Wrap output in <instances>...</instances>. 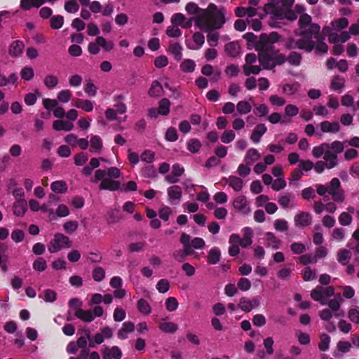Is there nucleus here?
Instances as JSON below:
<instances>
[{
    "mask_svg": "<svg viewBox=\"0 0 359 359\" xmlns=\"http://www.w3.org/2000/svg\"><path fill=\"white\" fill-rule=\"evenodd\" d=\"M345 86L344 79L339 76H334L331 81V88L335 91L341 90Z\"/></svg>",
    "mask_w": 359,
    "mask_h": 359,
    "instance_id": "nucleus-41",
    "label": "nucleus"
},
{
    "mask_svg": "<svg viewBox=\"0 0 359 359\" xmlns=\"http://www.w3.org/2000/svg\"><path fill=\"white\" fill-rule=\"evenodd\" d=\"M236 110L239 114H247L251 111L252 107L248 101L242 100L237 103Z\"/></svg>",
    "mask_w": 359,
    "mask_h": 359,
    "instance_id": "nucleus-40",
    "label": "nucleus"
},
{
    "mask_svg": "<svg viewBox=\"0 0 359 359\" xmlns=\"http://www.w3.org/2000/svg\"><path fill=\"white\" fill-rule=\"evenodd\" d=\"M260 154L256 149H250L246 154L245 161L247 164H252L253 162L259 160Z\"/></svg>",
    "mask_w": 359,
    "mask_h": 359,
    "instance_id": "nucleus-45",
    "label": "nucleus"
},
{
    "mask_svg": "<svg viewBox=\"0 0 359 359\" xmlns=\"http://www.w3.org/2000/svg\"><path fill=\"white\" fill-rule=\"evenodd\" d=\"M186 12L191 15L187 20L185 28H189L194 22L201 30L210 32L220 29L225 23V11L218 8L215 4H210L205 9L200 8L196 3L189 2L185 6Z\"/></svg>",
    "mask_w": 359,
    "mask_h": 359,
    "instance_id": "nucleus-1",
    "label": "nucleus"
},
{
    "mask_svg": "<svg viewBox=\"0 0 359 359\" xmlns=\"http://www.w3.org/2000/svg\"><path fill=\"white\" fill-rule=\"evenodd\" d=\"M50 27L53 29H58L61 28L64 24V18L62 15H54L50 18Z\"/></svg>",
    "mask_w": 359,
    "mask_h": 359,
    "instance_id": "nucleus-58",
    "label": "nucleus"
},
{
    "mask_svg": "<svg viewBox=\"0 0 359 359\" xmlns=\"http://www.w3.org/2000/svg\"><path fill=\"white\" fill-rule=\"evenodd\" d=\"M226 182L235 191H240L243 189V181L238 177L229 176L226 179Z\"/></svg>",
    "mask_w": 359,
    "mask_h": 359,
    "instance_id": "nucleus-29",
    "label": "nucleus"
},
{
    "mask_svg": "<svg viewBox=\"0 0 359 359\" xmlns=\"http://www.w3.org/2000/svg\"><path fill=\"white\" fill-rule=\"evenodd\" d=\"M166 34L171 38H178L182 35V31L177 26L172 25L167 27Z\"/></svg>",
    "mask_w": 359,
    "mask_h": 359,
    "instance_id": "nucleus-63",
    "label": "nucleus"
},
{
    "mask_svg": "<svg viewBox=\"0 0 359 359\" xmlns=\"http://www.w3.org/2000/svg\"><path fill=\"white\" fill-rule=\"evenodd\" d=\"M324 34L328 36L330 43H337L339 42V34L333 32L332 29L329 27L323 28Z\"/></svg>",
    "mask_w": 359,
    "mask_h": 359,
    "instance_id": "nucleus-57",
    "label": "nucleus"
},
{
    "mask_svg": "<svg viewBox=\"0 0 359 359\" xmlns=\"http://www.w3.org/2000/svg\"><path fill=\"white\" fill-rule=\"evenodd\" d=\"M102 355L104 359H121L122 357V351L117 346L112 347L104 346L102 349Z\"/></svg>",
    "mask_w": 359,
    "mask_h": 359,
    "instance_id": "nucleus-13",
    "label": "nucleus"
},
{
    "mask_svg": "<svg viewBox=\"0 0 359 359\" xmlns=\"http://www.w3.org/2000/svg\"><path fill=\"white\" fill-rule=\"evenodd\" d=\"M182 46L177 42L170 43L168 51L172 54L177 61L182 58Z\"/></svg>",
    "mask_w": 359,
    "mask_h": 359,
    "instance_id": "nucleus-24",
    "label": "nucleus"
},
{
    "mask_svg": "<svg viewBox=\"0 0 359 359\" xmlns=\"http://www.w3.org/2000/svg\"><path fill=\"white\" fill-rule=\"evenodd\" d=\"M316 191L320 196H323L328 193L336 203H343L345 200L344 191L338 178L332 179L327 185L318 184Z\"/></svg>",
    "mask_w": 359,
    "mask_h": 359,
    "instance_id": "nucleus-5",
    "label": "nucleus"
},
{
    "mask_svg": "<svg viewBox=\"0 0 359 359\" xmlns=\"http://www.w3.org/2000/svg\"><path fill=\"white\" fill-rule=\"evenodd\" d=\"M201 148V143L197 139H191L187 142V149L191 153H198Z\"/></svg>",
    "mask_w": 359,
    "mask_h": 359,
    "instance_id": "nucleus-56",
    "label": "nucleus"
},
{
    "mask_svg": "<svg viewBox=\"0 0 359 359\" xmlns=\"http://www.w3.org/2000/svg\"><path fill=\"white\" fill-rule=\"evenodd\" d=\"M121 177L119 169L116 167H111L107 170L98 169L95 172L94 177L90 179L93 183L101 182L99 185L100 190H109L121 191H134L137 190V184L134 181H130L128 183L121 186V184L114 180Z\"/></svg>",
    "mask_w": 359,
    "mask_h": 359,
    "instance_id": "nucleus-3",
    "label": "nucleus"
},
{
    "mask_svg": "<svg viewBox=\"0 0 359 359\" xmlns=\"http://www.w3.org/2000/svg\"><path fill=\"white\" fill-rule=\"evenodd\" d=\"M90 151L100 153L102 148V141L97 135H93L90 138Z\"/></svg>",
    "mask_w": 359,
    "mask_h": 359,
    "instance_id": "nucleus-34",
    "label": "nucleus"
},
{
    "mask_svg": "<svg viewBox=\"0 0 359 359\" xmlns=\"http://www.w3.org/2000/svg\"><path fill=\"white\" fill-rule=\"evenodd\" d=\"M279 39L280 35L276 32L269 34H262L259 39L255 43V49L258 53H273V44Z\"/></svg>",
    "mask_w": 359,
    "mask_h": 359,
    "instance_id": "nucleus-6",
    "label": "nucleus"
},
{
    "mask_svg": "<svg viewBox=\"0 0 359 359\" xmlns=\"http://www.w3.org/2000/svg\"><path fill=\"white\" fill-rule=\"evenodd\" d=\"M27 211V203L25 200L17 201L13 204V213L18 217H22Z\"/></svg>",
    "mask_w": 359,
    "mask_h": 359,
    "instance_id": "nucleus-32",
    "label": "nucleus"
},
{
    "mask_svg": "<svg viewBox=\"0 0 359 359\" xmlns=\"http://www.w3.org/2000/svg\"><path fill=\"white\" fill-rule=\"evenodd\" d=\"M170 102L166 99H162L159 102L158 114L161 115H167L170 112Z\"/></svg>",
    "mask_w": 359,
    "mask_h": 359,
    "instance_id": "nucleus-54",
    "label": "nucleus"
},
{
    "mask_svg": "<svg viewBox=\"0 0 359 359\" xmlns=\"http://www.w3.org/2000/svg\"><path fill=\"white\" fill-rule=\"evenodd\" d=\"M225 51L230 56L236 57L240 53V46L238 43L231 42L225 46Z\"/></svg>",
    "mask_w": 359,
    "mask_h": 359,
    "instance_id": "nucleus-43",
    "label": "nucleus"
},
{
    "mask_svg": "<svg viewBox=\"0 0 359 359\" xmlns=\"http://www.w3.org/2000/svg\"><path fill=\"white\" fill-rule=\"evenodd\" d=\"M72 97V93L69 90H62L57 93V98L62 103L68 102Z\"/></svg>",
    "mask_w": 359,
    "mask_h": 359,
    "instance_id": "nucleus-62",
    "label": "nucleus"
},
{
    "mask_svg": "<svg viewBox=\"0 0 359 359\" xmlns=\"http://www.w3.org/2000/svg\"><path fill=\"white\" fill-rule=\"evenodd\" d=\"M243 73L245 76H249L250 74H258L262 68L259 65H244L243 66Z\"/></svg>",
    "mask_w": 359,
    "mask_h": 359,
    "instance_id": "nucleus-49",
    "label": "nucleus"
},
{
    "mask_svg": "<svg viewBox=\"0 0 359 359\" xmlns=\"http://www.w3.org/2000/svg\"><path fill=\"white\" fill-rule=\"evenodd\" d=\"M322 133H337L339 131L340 126L337 122L323 121L319 125Z\"/></svg>",
    "mask_w": 359,
    "mask_h": 359,
    "instance_id": "nucleus-20",
    "label": "nucleus"
},
{
    "mask_svg": "<svg viewBox=\"0 0 359 359\" xmlns=\"http://www.w3.org/2000/svg\"><path fill=\"white\" fill-rule=\"evenodd\" d=\"M266 241V245L271 247L274 250L278 249L280 244V241L275 236L273 233L266 232L264 234Z\"/></svg>",
    "mask_w": 359,
    "mask_h": 359,
    "instance_id": "nucleus-31",
    "label": "nucleus"
},
{
    "mask_svg": "<svg viewBox=\"0 0 359 359\" xmlns=\"http://www.w3.org/2000/svg\"><path fill=\"white\" fill-rule=\"evenodd\" d=\"M135 330V325L130 321L124 322L122 327L118 330L117 336L120 339L128 338V334L132 333Z\"/></svg>",
    "mask_w": 359,
    "mask_h": 359,
    "instance_id": "nucleus-19",
    "label": "nucleus"
},
{
    "mask_svg": "<svg viewBox=\"0 0 359 359\" xmlns=\"http://www.w3.org/2000/svg\"><path fill=\"white\" fill-rule=\"evenodd\" d=\"M25 48L24 43L20 41H13L9 47V54L12 57H19L22 55Z\"/></svg>",
    "mask_w": 359,
    "mask_h": 359,
    "instance_id": "nucleus-26",
    "label": "nucleus"
},
{
    "mask_svg": "<svg viewBox=\"0 0 359 359\" xmlns=\"http://www.w3.org/2000/svg\"><path fill=\"white\" fill-rule=\"evenodd\" d=\"M266 130L267 128L264 124L259 123L257 125L250 136L251 140L254 143H259L260 142L261 137L266 133Z\"/></svg>",
    "mask_w": 359,
    "mask_h": 359,
    "instance_id": "nucleus-22",
    "label": "nucleus"
},
{
    "mask_svg": "<svg viewBox=\"0 0 359 359\" xmlns=\"http://www.w3.org/2000/svg\"><path fill=\"white\" fill-rule=\"evenodd\" d=\"M196 64L191 59L184 60L180 65V69L184 72H192L194 71Z\"/></svg>",
    "mask_w": 359,
    "mask_h": 359,
    "instance_id": "nucleus-50",
    "label": "nucleus"
},
{
    "mask_svg": "<svg viewBox=\"0 0 359 359\" xmlns=\"http://www.w3.org/2000/svg\"><path fill=\"white\" fill-rule=\"evenodd\" d=\"M331 237L333 240L341 242L345 238V230L341 227L334 228L332 231Z\"/></svg>",
    "mask_w": 359,
    "mask_h": 359,
    "instance_id": "nucleus-55",
    "label": "nucleus"
},
{
    "mask_svg": "<svg viewBox=\"0 0 359 359\" xmlns=\"http://www.w3.org/2000/svg\"><path fill=\"white\" fill-rule=\"evenodd\" d=\"M343 298L340 294H337L334 299H330L327 304L329 306V309H331L334 312H337L339 311L341 304L343 302Z\"/></svg>",
    "mask_w": 359,
    "mask_h": 359,
    "instance_id": "nucleus-37",
    "label": "nucleus"
},
{
    "mask_svg": "<svg viewBox=\"0 0 359 359\" xmlns=\"http://www.w3.org/2000/svg\"><path fill=\"white\" fill-rule=\"evenodd\" d=\"M46 0H21L20 7L24 11L30 10L32 7L39 8Z\"/></svg>",
    "mask_w": 359,
    "mask_h": 359,
    "instance_id": "nucleus-28",
    "label": "nucleus"
},
{
    "mask_svg": "<svg viewBox=\"0 0 359 359\" xmlns=\"http://www.w3.org/2000/svg\"><path fill=\"white\" fill-rule=\"evenodd\" d=\"M243 236L241 238L238 234L231 235V241L238 243L243 248L249 247L252 243V230L250 227H245L243 229Z\"/></svg>",
    "mask_w": 359,
    "mask_h": 359,
    "instance_id": "nucleus-9",
    "label": "nucleus"
},
{
    "mask_svg": "<svg viewBox=\"0 0 359 359\" xmlns=\"http://www.w3.org/2000/svg\"><path fill=\"white\" fill-rule=\"evenodd\" d=\"M74 315L85 323H90L94 320V316L90 310H83L81 308H77L75 310Z\"/></svg>",
    "mask_w": 359,
    "mask_h": 359,
    "instance_id": "nucleus-23",
    "label": "nucleus"
},
{
    "mask_svg": "<svg viewBox=\"0 0 359 359\" xmlns=\"http://www.w3.org/2000/svg\"><path fill=\"white\" fill-rule=\"evenodd\" d=\"M258 55L259 63L264 69H271L276 66L273 60V53H258Z\"/></svg>",
    "mask_w": 359,
    "mask_h": 359,
    "instance_id": "nucleus-16",
    "label": "nucleus"
},
{
    "mask_svg": "<svg viewBox=\"0 0 359 359\" xmlns=\"http://www.w3.org/2000/svg\"><path fill=\"white\" fill-rule=\"evenodd\" d=\"M337 261L342 265H347L349 259H351V252L347 249H341L338 251Z\"/></svg>",
    "mask_w": 359,
    "mask_h": 359,
    "instance_id": "nucleus-36",
    "label": "nucleus"
},
{
    "mask_svg": "<svg viewBox=\"0 0 359 359\" xmlns=\"http://www.w3.org/2000/svg\"><path fill=\"white\" fill-rule=\"evenodd\" d=\"M274 229L278 231H285L288 229L287 222L284 219H276L273 222Z\"/></svg>",
    "mask_w": 359,
    "mask_h": 359,
    "instance_id": "nucleus-60",
    "label": "nucleus"
},
{
    "mask_svg": "<svg viewBox=\"0 0 359 359\" xmlns=\"http://www.w3.org/2000/svg\"><path fill=\"white\" fill-rule=\"evenodd\" d=\"M302 56L300 53L292 51L287 57V61L292 65L298 66L300 65Z\"/></svg>",
    "mask_w": 359,
    "mask_h": 359,
    "instance_id": "nucleus-53",
    "label": "nucleus"
},
{
    "mask_svg": "<svg viewBox=\"0 0 359 359\" xmlns=\"http://www.w3.org/2000/svg\"><path fill=\"white\" fill-rule=\"evenodd\" d=\"M298 22L300 32L297 36L299 38L286 39L284 44L285 48L288 50L297 48L310 53L315 46V41L313 40V35L318 34L320 31V27L316 23H313L311 17L306 13H302L300 15Z\"/></svg>",
    "mask_w": 359,
    "mask_h": 359,
    "instance_id": "nucleus-2",
    "label": "nucleus"
},
{
    "mask_svg": "<svg viewBox=\"0 0 359 359\" xmlns=\"http://www.w3.org/2000/svg\"><path fill=\"white\" fill-rule=\"evenodd\" d=\"M53 128L55 130L70 131L74 128L73 123L64 121H55L53 123Z\"/></svg>",
    "mask_w": 359,
    "mask_h": 359,
    "instance_id": "nucleus-33",
    "label": "nucleus"
},
{
    "mask_svg": "<svg viewBox=\"0 0 359 359\" xmlns=\"http://www.w3.org/2000/svg\"><path fill=\"white\" fill-rule=\"evenodd\" d=\"M72 242L69 238L62 233H57L53 239L48 245V250L51 253L60 251L62 248H69L72 247Z\"/></svg>",
    "mask_w": 359,
    "mask_h": 359,
    "instance_id": "nucleus-8",
    "label": "nucleus"
},
{
    "mask_svg": "<svg viewBox=\"0 0 359 359\" xmlns=\"http://www.w3.org/2000/svg\"><path fill=\"white\" fill-rule=\"evenodd\" d=\"M79 333L81 336L78 338L77 341H75L81 350L88 349V339H90V331L88 329H83L81 330H79Z\"/></svg>",
    "mask_w": 359,
    "mask_h": 359,
    "instance_id": "nucleus-21",
    "label": "nucleus"
},
{
    "mask_svg": "<svg viewBox=\"0 0 359 359\" xmlns=\"http://www.w3.org/2000/svg\"><path fill=\"white\" fill-rule=\"evenodd\" d=\"M73 102L76 107L80 108L85 111L90 112L93 109V104L89 100L74 99Z\"/></svg>",
    "mask_w": 359,
    "mask_h": 359,
    "instance_id": "nucleus-30",
    "label": "nucleus"
},
{
    "mask_svg": "<svg viewBox=\"0 0 359 359\" xmlns=\"http://www.w3.org/2000/svg\"><path fill=\"white\" fill-rule=\"evenodd\" d=\"M333 316H334L337 318H338L339 316H344V312L341 311V313H334V311H332L330 309H325L319 312V316H320V319L324 321L330 320L332 318Z\"/></svg>",
    "mask_w": 359,
    "mask_h": 359,
    "instance_id": "nucleus-35",
    "label": "nucleus"
},
{
    "mask_svg": "<svg viewBox=\"0 0 359 359\" xmlns=\"http://www.w3.org/2000/svg\"><path fill=\"white\" fill-rule=\"evenodd\" d=\"M311 297L315 301L319 302L322 305H327V301L324 296V287L317 286L311 292Z\"/></svg>",
    "mask_w": 359,
    "mask_h": 359,
    "instance_id": "nucleus-25",
    "label": "nucleus"
},
{
    "mask_svg": "<svg viewBox=\"0 0 359 359\" xmlns=\"http://www.w3.org/2000/svg\"><path fill=\"white\" fill-rule=\"evenodd\" d=\"M169 200L172 203H179L182 196V189L180 186L173 185L168 189Z\"/></svg>",
    "mask_w": 359,
    "mask_h": 359,
    "instance_id": "nucleus-17",
    "label": "nucleus"
},
{
    "mask_svg": "<svg viewBox=\"0 0 359 359\" xmlns=\"http://www.w3.org/2000/svg\"><path fill=\"white\" fill-rule=\"evenodd\" d=\"M293 198L294 196L292 194L285 193L278 198V203L282 208H286L290 205V203Z\"/></svg>",
    "mask_w": 359,
    "mask_h": 359,
    "instance_id": "nucleus-48",
    "label": "nucleus"
},
{
    "mask_svg": "<svg viewBox=\"0 0 359 359\" xmlns=\"http://www.w3.org/2000/svg\"><path fill=\"white\" fill-rule=\"evenodd\" d=\"M45 86L49 89H53L58 84V79L52 74L47 75L43 79Z\"/></svg>",
    "mask_w": 359,
    "mask_h": 359,
    "instance_id": "nucleus-52",
    "label": "nucleus"
},
{
    "mask_svg": "<svg viewBox=\"0 0 359 359\" xmlns=\"http://www.w3.org/2000/svg\"><path fill=\"white\" fill-rule=\"evenodd\" d=\"M163 93V89L162 86L160 84V83L158 81H155L152 83V85L149 90V95L151 97H158L161 95H162Z\"/></svg>",
    "mask_w": 359,
    "mask_h": 359,
    "instance_id": "nucleus-46",
    "label": "nucleus"
},
{
    "mask_svg": "<svg viewBox=\"0 0 359 359\" xmlns=\"http://www.w3.org/2000/svg\"><path fill=\"white\" fill-rule=\"evenodd\" d=\"M96 41L105 51H111L114 47V44L111 41H107L102 36H97Z\"/></svg>",
    "mask_w": 359,
    "mask_h": 359,
    "instance_id": "nucleus-47",
    "label": "nucleus"
},
{
    "mask_svg": "<svg viewBox=\"0 0 359 359\" xmlns=\"http://www.w3.org/2000/svg\"><path fill=\"white\" fill-rule=\"evenodd\" d=\"M180 242L184 246L183 250H177L172 253V257L177 262H183L187 257L193 254V250L190 246V236L186 233H182L180 238Z\"/></svg>",
    "mask_w": 359,
    "mask_h": 359,
    "instance_id": "nucleus-7",
    "label": "nucleus"
},
{
    "mask_svg": "<svg viewBox=\"0 0 359 359\" xmlns=\"http://www.w3.org/2000/svg\"><path fill=\"white\" fill-rule=\"evenodd\" d=\"M294 224L299 227H305L312 223V216L309 212H300L294 218Z\"/></svg>",
    "mask_w": 359,
    "mask_h": 359,
    "instance_id": "nucleus-14",
    "label": "nucleus"
},
{
    "mask_svg": "<svg viewBox=\"0 0 359 359\" xmlns=\"http://www.w3.org/2000/svg\"><path fill=\"white\" fill-rule=\"evenodd\" d=\"M332 28L334 31H341L348 25V20L345 18H341L331 22Z\"/></svg>",
    "mask_w": 359,
    "mask_h": 359,
    "instance_id": "nucleus-39",
    "label": "nucleus"
},
{
    "mask_svg": "<svg viewBox=\"0 0 359 359\" xmlns=\"http://www.w3.org/2000/svg\"><path fill=\"white\" fill-rule=\"evenodd\" d=\"M315 39L314 48L318 54H325L328 50L327 45L324 42L325 37L318 32V34H314L313 40Z\"/></svg>",
    "mask_w": 359,
    "mask_h": 359,
    "instance_id": "nucleus-15",
    "label": "nucleus"
},
{
    "mask_svg": "<svg viewBox=\"0 0 359 359\" xmlns=\"http://www.w3.org/2000/svg\"><path fill=\"white\" fill-rule=\"evenodd\" d=\"M159 330L168 334H174L178 330V325L168 320L167 318H163L158 325Z\"/></svg>",
    "mask_w": 359,
    "mask_h": 359,
    "instance_id": "nucleus-18",
    "label": "nucleus"
},
{
    "mask_svg": "<svg viewBox=\"0 0 359 359\" xmlns=\"http://www.w3.org/2000/svg\"><path fill=\"white\" fill-rule=\"evenodd\" d=\"M233 208L243 215H248L251 212L247 198L244 196H239L233 202Z\"/></svg>",
    "mask_w": 359,
    "mask_h": 359,
    "instance_id": "nucleus-11",
    "label": "nucleus"
},
{
    "mask_svg": "<svg viewBox=\"0 0 359 359\" xmlns=\"http://www.w3.org/2000/svg\"><path fill=\"white\" fill-rule=\"evenodd\" d=\"M346 142L335 140L331 143L324 142L319 146L314 147L312 150L313 156L318 158L324 154L323 160L327 161L330 165L337 167L339 164L338 154L344 150Z\"/></svg>",
    "mask_w": 359,
    "mask_h": 359,
    "instance_id": "nucleus-4",
    "label": "nucleus"
},
{
    "mask_svg": "<svg viewBox=\"0 0 359 359\" xmlns=\"http://www.w3.org/2000/svg\"><path fill=\"white\" fill-rule=\"evenodd\" d=\"M259 305L260 301L257 297H255L252 299L243 297L240 299L238 308L244 312L249 313L252 310L258 308Z\"/></svg>",
    "mask_w": 359,
    "mask_h": 359,
    "instance_id": "nucleus-10",
    "label": "nucleus"
},
{
    "mask_svg": "<svg viewBox=\"0 0 359 359\" xmlns=\"http://www.w3.org/2000/svg\"><path fill=\"white\" fill-rule=\"evenodd\" d=\"M51 189L54 192L65 193L67 191V184L63 181H55L51 184Z\"/></svg>",
    "mask_w": 359,
    "mask_h": 359,
    "instance_id": "nucleus-61",
    "label": "nucleus"
},
{
    "mask_svg": "<svg viewBox=\"0 0 359 359\" xmlns=\"http://www.w3.org/2000/svg\"><path fill=\"white\" fill-rule=\"evenodd\" d=\"M276 19H287L293 21L297 18V15L290 8L285 10H278L276 13H273Z\"/></svg>",
    "mask_w": 359,
    "mask_h": 359,
    "instance_id": "nucleus-27",
    "label": "nucleus"
},
{
    "mask_svg": "<svg viewBox=\"0 0 359 359\" xmlns=\"http://www.w3.org/2000/svg\"><path fill=\"white\" fill-rule=\"evenodd\" d=\"M186 18L182 13H175L172 16L171 22L176 26H181L185 28Z\"/></svg>",
    "mask_w": 359,
    "mask_h": 359,
    "instance_id": "nucleus-51",
    "label": "nucleus"
},
{
    "mask_svg": "<svg viewBox=\"0 0 359 359\" xmlns=\"http://www.w3.org/2000/svg\"><path fill=\"white\" fill-rule=\"evenodd\" d=\"M330 343V337L326 334L320 336V341L318 344V348L322 351H325L329 349Z\"/></svg>",
    "mask_w": 359,
    "mask_h": 359,
    "instance_id": "nucleus-59",
    "label": "nucleus"
},
{
    "mask_svg": "<svg viewBox=\"0 0 359 359\" xmlns=\"http://www.w3.org/2000/svg\"><path fill=\"white\" fill-rule=\"evenodd\" d=\"M348 317L353 323L359 324V307L351 309L348 312Z\"/></svg>",
    "mask_w": 359,
    "mask_h": 359,
    "instance_id": "nucleus-64",
    "label": "nucleus"
},
{
    "mask_svg": "<svg viewBox=\"0 0 359 359\" xmlns=\"http://www.w3.org/2000/svg\"><path fill=\"white\" fill-rule=\"evenodd\" d=\"M137 307L139 311L144 315L148 316L151 312L149 304L144 299H140L137 301Z\"/></svg>",
    "mask_w": 359,
    "mask_h": 359,
    "instance_id": "nucleus-44",
    "label": "nucleus"
},
{
    "mask_svg": "<svg viewBox=\"0 0 359 359\" xmlns=\"http://www.w3.org/2000/svg\"><path fill=\"white\" fill-rule=\"evenodd\" d=\"M314 170L317 173H322L325 169H332L335 168L333 165H330V163L327 161H318L313 164Z\"/></svg>",
    "mask_w": 359,
    "mask_h": 359,
    "instance_id": "nucleus-42",
    "label": "nucleus"
},
{
    "mask_svg": "<svg viewBox=\"0 0 359 359\" xmlns=\"http://www.w3.org/2000/svg\"><path fill=\"white\" fill-rule=\"evenodd\" d=\"M294 0H273L266 6L271 9V13H276L278 10H285L291 8Z\"/></svg>",
    "mask_w": 359,
    "mask_h": 359,
    "instance_id": "nucleus-12",
    "label": "nucleus"
},
{
    "mask_svg": "<svg viewBox=\"0 0 359 359\" xmlns=\"http://www.w3.org/2000/svg\"><path fill=\"white\" fill-rule=\"evenodd\" d=\"M220 257V250L217 248H213L208 252V262L211 264H216L219 262Z\"/></svg>",
    "mask_w": 359,
    "mask_h": 359,
    "instance_id": "nucleus-38",
    "label": "nucleus"
}]
</instances>
